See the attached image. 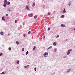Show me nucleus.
<instances>
[{"mask_svg":"<svg viewBox=\"0 0 75 75\" xmlns=\"http://www.w3.org/2000/svg\"><path fill=\"white\" fill-rule=\"evenodd\" d=\"M48 55V53L47 52H46L45 53L43 54V55H44L45 57H46V55Z\"/></svg>","mask_w":75,"mask_h":75,"instance_id":"obj_1","label":"nucleus"},{"mask_svg":"<svg viewBox=\"0 0 75 75\" xmlns=\"http://www.w3.org/2000/svg\"><path fill=\"white\" fill-rule=\"evenodd\" d=\"M28 16L30 17H33V13H31L30 14H28Z\"/></svg>","mask_w":75,"mask_h":75,"instance_id":"obj_2","label":"nucleus"},{"mask_svg":"<svg viewBox=\"0 0 75 75\" xmlns=\"http://www.w3.org/2000/svg\"><path fill=\"white\" fill-rule=\"evenodd\" d=\"M4 3L6 4H7V0H4Z\"/></svg>","mask_w":75,"mask_h":75,"instance_id":"obj_3","label":"nucleus"},{"mask_svg":"<svg viewBox=\"0 0 75 75\" xmlns=\"http://www.w3.org/2000/svg\"><path fill=\"white\" fill-rule=\"evenodd\" d=\"M61 27H65V25L62 24L61 25Z\"/></svg>","mask_w":75,"mask_h":75,"instance_id":"obj_4","label":"nucleus"},{"mask_svg":"<svg viewBox=\"0 0 75 75\" xmlns=\"http://www.w3.org/2000/svg\"><path fill=\"white\" fill-rule=\"evenodd\" d=\"M26 8L28 10H30V9H29V8H28V6H27L26 7Z\"/></svg>","mask_w":75,"mask_h":75,"instance_id":"obj_5","label":"nucleus"},{"mask_svg":"<svg viewBox=\"0 0 75 75\" xmlns=\"http://www.w3.org/2000/svg\"><path fill=\"white\" fill-rule=\"evenodd\" d=\"M53 45H54V46H55V45H57V43H56V42H54L53 43Z\"/></svg>","mask_w":75,"mask_h":75,"instance_id":"obj_6","label":"nucleus"},{"mask_svg":"<svg viewBox=\"0 0 75 75\" xmlns=\"http://www.w3.org/2000/svg\"><path fill=\"white\" fill-rule=\"evenodd\" d=\"M35 3L34 2L33 3V5H32V6L33 7H34V6H35Z\"/></svg>","mask_w":75,"mask_h":75,"instance_id":"obj_7","label":"nucleus"},{"mask_svg":"<svg viewBox=\"0 0 75 75\" xmlns=\"http://www.w3.org/2000/svg\"><path fill=\"white\" fill-rule=\"evenodd\" d=\"M50 48H52V46H50L48 49L47 50L50 49Z\"/></svg>","mask_w":75,"mask_h":75,"instance_id":"obj_8","label":"nucleus"},{"mask_svg":"<svg viewBox=\"0 0 75 75\" xmlns=\"http://www.w3.org/2000/svg\"><path fill=\"white\" fill-rule=\"evenodd\" d=\"M20 62L19 61H17V62H16V63L17 64H19V63Z\"/></svg>","mask_w":75,"mask_h":75,"instance_id":"obj_9","label":"nucleus"},{"mask_svg":"<svg viewBox=\"0 0 75 75\" xmlns=\"http://www.w3.org/2000/svg\"><path fill=\"white\" fill-rule=\"evenodd\" d=\"M3 32H1L0 33V34L1 35H3Z\"/></svg>","mask_w":75,"mask_h":75,"instance_id":"obj_10","label":"nucleus"},{"mask_svg":"<svg viewBox=\"0 0 75 75\" xmlns=\"http://www.w3.org/2000/svg\"><path fill=\"white\" fill-rule=\"evenodd\" d=\"M16 43L17 44V45H18V44H19V42H18V41H16Z\"/></svg>","mask_w":75,"mask_h":75,"instance_id":"obj_11","label":"nucleus"},{"mask_svg":"<svg viewBox=\"0 0 75 75\" xmlns=\"http://www.w3.org/2000/svg\"><path fill=\"white\" fill-rule=\"evenodd\" d=\"M64 17H65V16H64V15H62L61 16L62 18H64Z\"/></svg>","mask_w":75,"mask_h":75,"instance_id":"obj_12","label":"nucleus"},{"mask_svg":"<svg viewBox=\"0 0 75 75\" xmlns=\"http://www.w3.org/2000/svg\"><path fill=\"white\" fill-rule=\"evenodd\" d=\"M2 19L3 20H4V21L5 20V19H4V17H2Z\"/></svg>","mask_w":75,"mask_h":75,"instance_id":"obj_13","label":"nucleus"},{"mask_svg":"<svg viewBox=\"0 0 75 75\" xmlns=\"http://www.w3.org/2000/svg\"><path fill=\"white\" fill-rule=\"evenodd\" d=\"M63 12V13H65V12H66V11H65V8L64 9Z\"/></svg>","mask_w":75,"mask_h":75,"instance_id":"obj_14","label":"nucleus"},{"mask_svg":"<svg viewBox=\"0 0 75 75\" xmlns=\"http://www.w3.org/2000/svg\"><path fill=\"white\" fill-rule=\"evenodd\" d=\"M4 7H6V4H5L4 3Z\"/></svg>","mask_w":75,"mask_h":75,"instance_id":"obj_15","label":"nucleus"},{"mask_svg":"<svg viewBox=\"0 0 75 75\" xmlns=\"http://www.w3.org/2000/svg\"><path fill=\"white\" fill-rule=\"evenodd\" d=\"M28 65H27L26 66H25V68H27V67H28Z\"/></svg>","mask_w":75,"mask_h":75,"instance_id":"obj_16","label":"nucleus"},{"mask_svg":"<svg viewBox=\"0 0 75 75\" xmlns=\"http://www.w3.org/2000/svg\"><path fill=\"white\" fill-rule=\"evenodd\" d=\"M30 33H31V31H29L28 32V34H30Z\"/></svg>","mask_w":75,"mask_h":75,"instance_id":"obj_17","label":"nucleus"},{"mask_svg":"<svg viewBox=\"0 0 75 75\" xmlns=\"http://www.w3.org/2000/svg\"><path fill=\"white\" fill-rule=\"evenodd\" d=\"M69 6H71V2H70L69 3Z\"/></svg>","mask_w":75,"mask_h":75,"instance_id":"obj_18","label":"nucleus"},{"mask_svg":"<svg viewBox=\"0 0 75 75\" xmlns=\"http://www.w3.org/2000/svg\"><path fill=\"white\" fill-rule=\"evenodd\" d=\"M8 50H9V51H10V50H11V47H9L8 48Z\"/></svg>","mask_w":75,"mask_h":75,"instance_id":"obj_19","label":"nucleus"},{"mask_svg":"<svg viewBox=\"0 0 75 75\" xmlns=\"http://www.w3.org/2000/svg\"><path fill=\"white\" fill-rule=\"evenodd\" d=\"M69 54H70V52H68L67 53V55H69Z\"/></svg>","mask_w":75,"mask_h":75,"instance_id":"obj_20","label":"nucleus"},{"mask_svg":"<svg viewBox=\"0 0 75 75\" xmlns=\"http://www.w3.org/2000/svg\"><path fill=\"white\" fill-rule=\"evenodd\" d=\"M24 51V48H23L22 50V51L23 52V51Z\"/></svg>","mask_w":75,"mask_h":75,"instance_id":"obj_21","label":"nucleus"},{"mask_svg":"<svg viewBox=\"0 0 75 75\" xmlns=\"http://www.w3.org/2000/svg\"><path fill=\"white\" fill-rule=\"evenodd\" d=\"M37 17V16L36 15L34 17V18H36Z\"/></svg>","mask_w":75,"mask_h":75,"instance_id":"obj_22","label":"nucleus"},{"mask_svg":"<svg viewBox=\"0 0 75 75\" xmlns=\"http://www.w3.org/2000/svg\"><path fill=\"white\" fill-rule=\"evenodd\" d=\"M36 47L35 46H34L33 48V50H35V49Z\"/></svg>","mask_w":75,"mask_h":75,"instance_id":"obj_23","label":"nucleus"},{"mask_svg":"<svg viewBox=\"0 0 75 75\" xmlns=\"http://www.w3.org/2000/svg\"><path fill=\"white\" fill-rule=\"evenodd\" d=\"M70 51H71V50H68V52H70Z\"/></svg>","mask_w":75,"mask_h":75,"instance_id":"obj_24","label":"nucleus"},{"mask_svg":"<svg viewBox=\"0 0 75 75\" xmlns=\"http://www.w3.org/2000/svg\"><path fill=\"white\" fill-rule=\"evenodd\" d=\"M5 74L4 72H3L2 73H1V74Z\"/></svg>","mask_w":75,"mask_h":75,"instance_id":"obj_25","label":"nucleus"},{"mask_svg":"<svg viewBox=\"0 0 75 75\" xmlns=\"http://www.w3.org/2000/svg\"><path fill=\"white\" fill-rule=\"evenodd\" d=\"M15 23H17V20H15Z\"/></svg>","mask_w":75,"mask_h":75,"instance_id":"obj_26","label":"nucleus"},{"mask_svg":"<svg viewBox=\"0 0 75 75\" xmlns=\"http://www.w3.org/2000/svg\"><path fill=\"white\" fill-rule=\"evenodd\" d=\"M34 69H35V71H36V70H37V68H34Z\"/></svg>","mask_w":75,"mask_h":75,"instance_id":"obj_27","label":"nucleus"},{"mask_svg":"<svg viewBox=\"0 0 75 75\" xmlns=\"http://www.w3.org/2000/svg\"><path fill=\"white\" fill-rule=\"evenodd\" d=\"M28 51H27L26 52V55H27V54H28Z\"/></svg>","mask_w":75,"mask_h":75,"instance_id":"obj_28","label":"nucleus"},{"mask_svg":"<svg viewBox=\"0 0 75 75\" xmlns=\"http://www.w3.org/2000/svg\"><path fill=\"white\" fill-rule=\"evenodd\" d=\"M48 31H49V30H50V28H48Z\"/></svg>","mask_w":75,"mask_h":75,"instance_id":"obj_29","label":"nucleus"},{"mask_svg":"<svg viewBox=\"0 0 75 75\" xmlns=\"http://www.w3.org/2000/svg\"><path fill=\"white\" fill-rule=\"evenodd\" d=\"M50 13H48L47 14L48 15H50Z\"/></svg>","mask_w":75,"mask_h":75,"instance_id":"obj_30","label":"nucleus"},{"mask_svg":"<svg viewBox=\"0 0 75 75\" xmlns=\"http://www.w3.org/2000/svg\"><path fill=\"white\" fill-rule=\"evenodd\" d=\"M59 35H57V37H56V38H58V37H59Z\"/></svg>","mask_w":75,"mask_h":75,"instance_id":"obj_31","label":"nucleus"},{"mask_svg":"<svg viewBox=\"0 0 75 75\" xmlns=\"http://www.w3.org/2000/svg\"><path fill=\"white\" fill-rule=\"evenodd\" d=\"M2 54H3V53H1L0 54V56H1V55H2Z\"/></svg>","mask_w":75,"mask_h":75,"instance_id":"obj_32","label":"nucleus"},{"mask_svg":"<svg viewBox=\"0 0 75 75\" xmlns=\"http://www.w3.org/2000/svg\"><path fill=\"white\" fill-rule=\"evenodd\" d=\"M23 36H24V37H25V34H24Z\"/></svg>","mask_w":75,"mask_h":75,"instance_id":"obj_33","label":"nucleus"},{"mask_svg":"<svg viewBox=\"0 0 75 75\" xmlns=\"http://www.w3.org/2000/svg\"><path fill=\"white\" fill-rule=\"evenodd\" d=\"M8 4H10V2H8Z\"/></svg>","mask_w":75,"mask_h":75,"instance_id":"obj_34","label":"nucleus"},{"mask_svg":"<svg viewBox=\"0 0 75 75\" xmlns=\"http://www.w3.org/2000/svg\"><path fill=\"white\" fill-rule=\"evenodd\" d=\"M6 16H8V14H6Z\"/></svg>","mask_w":75,"mask_h":75,"instance_id":"obj_35","label":"nucleus"},{"mask_svg":"<svg viewBox=\"0 0 75 75\" xmlns=\"http://www.w3.org/2000/svg\"><path fill=\"white\" fill-rule=\"evenodd\" d=\"M55 52H56V49H54Z\"/></svg>","mask_w":75,"mask_h":75,"instance_id":"obj_36","label":"nucleus"},{"mask_svg":"<svg viewBox=\"0 0 75 75\" xmlns=\"http://www.w3.org/2000/svg\"><path fill=\"white\" fill-rule=\"evenodd\" d=\"M44 38H45V36H44Z\"/></svg>","mask_w":75,"mask_h":75,"instance_id":"obj_37","label":"nucleus"},{"mask_svg":"<svg viewBox=\"0 0 75 75\" xmlns=\"http://www.w3.org/2000/svg\"><path fill=\"white\" fill-rule=\"evenodd\" d=\"M8 35H9V34H8Z\"/></svg>","mask_w":75,"mask_h":75,"instance_id":"obj_38","label":"nucleus"},{"mask_svg":"<svg viewBox=\"0 0 75 75\" xmlns=\"http://www.w3.org/2000/svg\"><path fill=\"white\" fill-rule=\"evenodd\" d=\"M74 30H75V28H74Z\"/></svg>","mask_w":75,"mask_h":75,"instance_id":"obj_39","label":"nucleus"},{"mask_svg":"<svg viewBox=\"0 0 75 75\" xmlns=\"http://www.w3.org/2000/svg\"><path fill=\"white\" fill-rule=\"evenodd\" d=\"M9 11H10V10H8Z\"/></svg>","mask_w":75,"mask_h":75,"instance_id":"obj_40","label":"nucleus"}]
</instances>
